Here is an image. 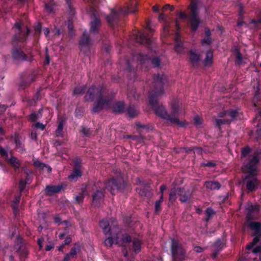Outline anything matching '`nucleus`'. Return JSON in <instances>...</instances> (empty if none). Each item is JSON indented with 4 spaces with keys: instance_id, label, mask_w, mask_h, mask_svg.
Wrapping results in <instances>:
<instances>
[{
    "instance_id": "obj_41",
    "label": "nucleus",
    "mask_w": 261,
    "mask_h": 261,
    "mask_svg": "<svg viewBox=\"0 0 261 261\" xmlns=\"http://www.w3.org/2000/svg\"><path fill=\"white\" fill-rule=\"evenodd\" d=\"M256 115L254 120H258V122L257 124V126L259 127L261 126V109H258L256 110Z\"/></svg>"
},
{
    "instance_id": "obj_50",
    "label": "nucleus",
    "mask_w": 261,
    "mask_h": 261,
    "mask_svg": "<svg viewBox=\"0 0 261 261\" xmlns=\"http://www.w3.org/2000/svg\"><path fill=\"white\" fill-rule=\"evenodd\" d=\"M0 154L1 155L5 158L6 160L8 159L9 156L8 153H7L6 151L2 147H0Z\"/></svg>"
},
{
    "instance_id": "obj_52",
    "label": "nucleus",
    "mask_w": 261,
    "mask_h": 261,
    "mask_svg": "<svg viewBox=\"0 0 261 261\" xmlns=\"http://www.w3.org/2000/svg\"><path fill=\"white\" fill-rule=\"evenodd\" d=\"M16 147L17 149L19 150L20 152H22L24 150L22 145L17 141H16Z\"/></svg>"
},
{
    "instance_id": "obj_12",
    "label": "nucleus",
    "mask_w": 261,
    "mask_h": 261,
    "mask_svg": "<svg viewBox=\"0 0 261 261\" xmlns=\"http://www.w3.org/2000/svg\"><path fill=\"white\" fill-rule=\"evenodd\" d=\"M107 99H111V103L109 108H111L112 110L117 113H122L124 111L125 106L123 102L117 101L113 103L112 105V97L110 98H107ZM109 109V108H108Z\"/></svg>"
},
{
    "instance_id": "obj_20",
    "label": "nucleus",
    "mask_w": 261,
    "mask_h": 261,
    "mask_svg": "<svg viewBox=\"0 0 261 261\" xmlns=\"http://www.w3.org/2000/svg\"><path fill=\"white\" fill-rule=\"evenodd\" d=\"M79 246L72 247L70 252L67 254L64 259V261H69L70 258H75L76 257L77 252L80 250Z\"/></svg>"
},
{
    "instance_id": "obj_3",
    "label": "nucleus",
    "mask_w": 261,
    "mask_h": 261,
    "mask_svg": "<svg viewBox=\"0 0 261 261\" xmlns=\"http://www.w3.org/2000/svg\"><path fill=\"white\" fill-rule=\"evenodd\" d=\"M260 159L261 149L255 151L252 158L244 166L245 170L249 173V175L245 177L244 182L249 191H255L258 186V181L255 176L254 172L256 170L257 164Z\"/></svg>"
},
{
    "instance_id": "obj_6",
    "label": "nucleus",
    "mask_w": 261,
    "mask_h": 261,
    "mask_svg": "<svg viewBox=\"0 0 261 261\" xmlns=\"http://www.w3.org/2000/svg\"><path fill=\"white\" fill-rule=\"evenodd\" d=\"M136 3L133 2L130 6L126 8L115 7L110 9V14L107 15L106 19L110 25H113L117 22L120 15L126 16L136 12Z\"/></svg>"
},
{
    "instance_id": "obj_27",
    "label": "nucleus",
    "mask_w": 261,
    "mask_h": 261,
    "mask_svg": "<svg viewBox=\"0 0 261 261\" xmlns=\"http://www.w3.org/2000/svg\"><path fill=\"white\" fill-rule=\"evenodd\" d=\"M189 59L193 66H196L200 60L199 55L191 51L189 55Z\"/></svg>"
},
{
    "instance_id": "obj_28",
    "label": "nucleus",
    "mask_w": 261,
    "mask_h": 261,
    "mask_svg": "<svg viewBox=\"0 0 261 261\" xmlns=\"http://www.w3.org/2000/svg\"><path fill=\"white\" fill-rule=\"evenodd\" d=\"M82 172L80 168H74L73 172L69 176V178L71 180H76L79 177L81 176Z\"/></svg>"
},
{
    "instance_id": "obj_34",
    "label": "nucleus",
    "mask_w": 261,
    "mask_h": 261,
    "mask_svg": "<svg viewBox=\"0 0 261 261\" xmlns=\"http://www.w3.org/2000/svg\"><path fill=\"white\" fill-rule=\"evenodd\" d=\"M86 89V86L85 85L83 86H78L75 88L73 92V95H77L80 94H82L84 93Z\"/></svg>"
},
{
    "instance_id": "obj_62",
    "label": "nucleus",
    "mask_w": 261,
    "mask_h": 261,
    "mask_svg": "<svg viewBox=\"0 0 261 261\" xmlns=\"http://www.w3.org/2000/svg\"><path fill=\"white\" fill-rule=\"evenodd\" d=\"M43 241V239L42 238H40L38 240L37 243L39 246V249H41L42 248V242Z\"/></svg>"
},
{
    "instance_id": "obj_24",
    "label": "nucleus",
    "mask_w": 261,
    "mask_h": 261,
    "mask_svg": "<svg viewBox=\"0 0 261 261\" xmlns=\"http://www.w3.org/2000/svg\"><path fill=\"white\" fill-rule=\"evenodd\" d=\"M159 20L160 21L163 20L165 21V25L163 28V32L162 36H166L169 32V29L170 27L169 24L165 19V15L164 13H161L159 16Z\"/></svg>"
},
{
    "instance_id": "obj_29",
    "label": "nucleus",
    "mask_w": 261,
    "mask_h": 261,
    "mask_svg": "<svg viewBox=\"0 0 261 261\" xmlns=\"http://www.w3.org/2000/svg\"><path fill=\"white\" fill-rule=\"evenodd\" d=\"M8 162L12 166L16 168H18L20 166V163L18 160L15 157L11 155L10 158H8V159H7Z\"/></svg>"
},
{
    "instance_id": "obj_42",
    "label": "nucleus",
    "mask_w": 261,
    "mask_h": 261,
    "mask_svg": "<svg viewBox=\"0 0 261 261\" xmlns=\"http://www.w3.org/2000/svg\"><path fill=\"white\" fill-rule=\"evenodd\" d=\"M42 111L41 109H40L38 113H32L30 116V119L34 121H35L36 119H38L39 117L41 116V111Z\"/></svg>"
},
{
    "instance_id": "obj_55",
    "label": "nucleus",
    "mask_w": 261,
    "mask_h": 261,
    "mask_svg": "<svg viewBox=\"0 0 261 261\" xmlns=\"http://www.w3.org/2000/svg\"><path fill=\"white\" fill-rule=\"evenodd\" d=\"M211 42H212V40H211V38H210V37H207L206 38L203 39L202 40V43L203 44H210L211 43Z\"/></svg>"
},
{
    "instance_id": "obj_32",
    "label": "nucleus",
    "mask_w": 261,
    "mask_h": 261,
    "mask_svg": "<svg viewBox=\"0 0 261 261\" xmlns=\"http://www.w3.org/2000/svg\"><path fill=\"white\" fill-rule=\"evenodd\" d=\"M127 112L129 117L134 118L138 116L139 111L135 107H129L127 109Z\"/></svg>"
},
{
    "instance_id": "obj_7",
    "label": "nucleus",
    "mask_w": 261,
    "mask_h": 261,
    "mask_svg": "<svg viewBox=\"0 0 261 261\" xmlns=\"http://www.w3.org/2000/svg\"><path fill=\"white\" fill-rule=\"evenodd\" d=\"M190 20L191 28L193 31H196L201 22L200 19L198 16L199 11L197 4L192 1L190 6Z\"/></svg>"
},
{
    "instance_id": "obj_59",
    "label": "nucleus",
    "mask_w": 261,
    "mask_h": 261,
    "mask_svg": "<svg viewBox=\"0 0 261 261\" xmlns=\"http://www.w3.org/2000/svg\"><path fill=\"white\" fill-rule=\"evenodd\" d=\"M252 252L254 253H257L261 252V246H258L253 249Z\"/></svg>"
},
{
    "instance_id": "obj_39",
    "label": "nucleus",
    "mask_w": 261,
    "mask_h": 261,
    "mask_svg": "<svg viewBox=\"0 0 261 261\" xmlns=\"http://www.w3.org/2000/svg\"><path fill=\"white\" fill-rule=\"evenodd\" d=\"M253 105L255 107L259 106L261 103V96L257 93L255 95L253 99Z\"/></svg>"
},
{
    "instance_id": "obj_56",
    "label": "nucleus",
    "mask_w": 261,
    "mask_h": 261,
    "mask_svg": "<svg viewBox=\"0 0 261 261\" xmlns=\"http://www.w3.org/2000/svg\"><path fill=\"white\" fill-rule=\"evenodd\" d=\"M35 126L37 128L40 129L41 130H43L45 128V125L42 123L37 122L35 124Z\"/></svg>"
},
{
    "instance_id": "obj_30",
    "label": "nucleus",
    "mask_w": 261,
    "mask_h": 261,
    "mask_svg": "<svg viewBox=\"0 0 261 261\" xmlns=\"http://www.w3.org/2000/svg\"><path fill=\"white\" fill-rule=\"evenodd\" d=\"M65 122L64 120H62L60 121L58 128L56 130V136L57 137H62L63 134V123Z\"/></svg>"
},
{
    "instance_id": "obj_16",
    "label": "nucleus",
    "mask_w": 261,
    "mask_h": 261,
    "mask_svg": "<svg viewBox=\"0 0 261 261\" xmlns=\"http://www.w3.org/2000/svg\"><path fill=\"white\" fill-rule=\"evenodd\" d=\"M62 188L61 186H46L45 192L48 195H52L54 194L60 192Z\"/></svg>"
},
{
    "instance_id": "obj_14",
    "label": "nucleus",
    "mask_w": 261,
    "mask_h": 261,
    "mask_svg": "<svg viewBox=\"0 0 261 261\" xmlns=\"http://www.w3.org/2000/svg\"><path fill=\"white\" fill-rule=\"evenodd\" d=\"M184 193V189L183 188H173L171 190L169 194V201L171 202H173L177 199V196Z\"/></svg>"
},
{
    "instance_id": "obj_15",
    "label": "nucleus",
    "mask_w": 261,
    "mask_h": 261,
    "mask_svg": "<svg viewBox=\"0 0 261 261\" xmlns=\"http://www.w3.org/2000/svg\"><path fill=\"white\" fill-rule=\"evenodd\" d=\"M80 45L82 49L84 47H88L91 45V40L89 39L88 34L84 32L80 41Z\"/></svg>"
},
{
    "instance_id": "obj_23",
    "label": "nucleus",
    "mask_w": 261,
    "mask_h": 261,
    "mask_svg": "<svg viewBox=\"0 0 261 261\" xmlns=\"http://www.w3.org/2000/svg\"><path fill=\"white\" fill-rule=\"evenodd\" d=\"M205 186L207 189L211 190H219L221 188L220 184L214 181H205Z\"/></svg>"
},
{
    "instance_id": "obj_26",
    "label": "nucleus",
    "mask_w": 261,
    "mask_h": 261,
    "mask_svg": "<svg viewBox=\"0 0 261 261\" xmlns=\"http://www.w3.org/2000/svg\"><path fill=\"white\" fill-rule=\"evenodd\" d=\"M130 246H132V249L136 253L141 250V243L138 239H134L129 245V247ZM129 249L130 250L131 248H130Z\"/></svg>"
},
{
    "instance_id": "obj_44",
    "label": "nucleus",
    "mask_w": 261,
    "mask_h": 261,
    "mask_svg": "<svg viewBox=\"0 0 261 261\" xmlns=\"http://www.w3.org/2000/svg\"><path fill=\"white\" fill-rule=\"evenodd\" d=\"M128 97L129 98L133 97L135 99H137L139 97V95L136 93L135 90H132L128 94Z\"/></svg>"
},
{
    "instance_id": "obj_8",
    "label": "nucleus",
    "mask_w": 261,
    "mask_h": 261,
    "mask_svg": "<svg viewBox=\"0 0 261 261\" xmlns=\"http://www.w3.org/2000/svg\"><path fill=\"white\" fill-rule=\"evenodd\" d=\"M171 241L172 261H183L185 258L184 250L177 240L172 239Z\"/></svg>"
},
{
    "instance_id": "obj_10",
    "label": "nucleus",
    "mask_w": 261,
    "mask_h": 261,
    "mask_svg": "<svg viewBox=\"0 0 261 261\" xmlns=\"http://www.w3.org/2000/svg\"><path fill=\"white\" fill-rule=\"evenodd\" d=\"M140 64H142L146 61L148 63H151L154 67H159L160 64V60L158 58H148L146 55L140 54L137 56Z\"/></svg>"
},
{
    "instance_id": "obj_21",
    "label": "nucleus",
    "mask_w": 261,
    "mask_h": 261,
    "mask_svg": "<svg viewBox=\"0 0 261 261\" xmlns=\"http://www.w3.org/2000/svg\"><path fill=\"white\" fill-rule=\"evenodd\" d=\"M174 40L175 41V51L178 53H181L183 49L182 43L180 40V36L178 33H176Z\"/></svg>"
},
{
    "instance_id": "obj_64",
    "label": "nucleus",
    "mask_w": 261,
    "mask_h": 261,
    "mask_svg": "<svg viewBox=\"0 0 261 261\" xmlns=\"http://www.w3.org/2000/svg\"><path fill=\"white\" fill-rule=\"evenodd\" d=\"M257 138L261 139V128H258L256 130Z\"/></svg>"
},
{
    "instance_id": "obj_57",
    "label": "nucleus",
    "mask_w": 261,
    "mask_h": 261,
    "mask_svg": "<svg viewBox=\"0 0 261 261\" xmlns=\"http://www.w3.org/2000/svg\"><path fill=\"white\" fill-rule=\"evenodd\" d=\"M54 247V245L52 243H50L49 244L47 245L45 248V250L46 251H50Z\"/></svg>"
},
{
    "instance_id": "obj_51",
    "label": "nucleus",
    "mask_w": 261,
    "mask_h": 261,
    "mask_svg": "<svg viewBox=\"0 0 261 261\" xmlns=\"http://www.w3.org/2000/svg\"><path fill=\"white\" fill-rule=\"evenodd\" d=\"M195 124L197 126H200L202 123V119L198 116H195L194 117Z\"/></svg>"
},
{
    "instance_id": "obj_48",
    "label": "nucleus",
    "mask_w": 261,
    "mask_h": 261,
    "mask_svg": "<svg viewBox=\"0 0 261 261\" xmlns=\"http://www.w3.org/2000/svg\"><path fill=\"white\" fill-rule=\"evenodd\" d=\"M138 193L141 196H148L149 194V192L142 189H137Z\"/></svg>"
},
{
    "instance_id": "obj_36",
    "label": "nucleus",
    "mask_w": 261,
    "mask_h": 261,
    "mask_svg": "<svg viewBox=\"0 0 261 261\" xmlns=\"http://www.w3.org/2000/svg\"><path fill=\"white\" fill-rule=\"evenodd\" d=\"M34 80V76L31 75L28 77L26 82H22L20 85V87L22 89H24L25 87L29 86L33 81Z\"/></svg>"
},
{
    "instance_id": "obj_35",
    "label": "nucleus",
    "mask_w": 261,
    "mask_h": 261,
    "mask_svg": "<svg viewBox=\"0 0 261 261\" xmlns=\"http://www.w3.org/2000/svg\"><path fill=\"white\" fill-rule=\"evenodd\" d=\"M232 120L229 118L216 119V124L218 127H220L221 125L229 123Z\"/></svg>"
},
{
    "instance_id": "obj_18",
    "label": "nucleus",
    "mask_w": 261,
    "mask_h": 261,
    "mask_svg": "<svg viewBox=\"0 0 261 261\" xmlns=\"http://www.w3.org/2000/svg\"><path fill=\"white\" fill-rule=\"evenodd\" d=\"M87 191H88L87 190V186H86L85 188H82V191L75 196V203L77 204L82 203L85 195L88 194Z\"/></svg>"
},
{
    "instance_id": "obj_61",
    "label": "nucleus",
    "mask_w": 261,
    "mask_h": 261,
    "mask_svg": "<svg viewBox=\"0 0 261 261\" xmlns=\"http://www.w3.org/2000/svg\"><path fill=\"white\" fill-rule=\"evenodd\" d=\"M194 249L195 252L198 253H200L203 250V249L199 246H195Z\"/></svg>"
},
{
    "instance_id": "obj_9",
    "label": "nucleus",
    "mask_w": 261,
    "mask_h": 261,
    "mask_svg": "<svg viewBox=\"0 0 261 261\" xmlns=\"http://www.w3.org/2000/svg\"><path fill=\"white\" fill-rule=\"evenodd\" d=\"M250 227L254 230L257 234L254 237L252 242L247 246L246 248L248 250L251 249L260 240V236L261 232V223L256 222H252L249 223Z\"/></svg>"
},
{
    "instance_id": "obj_22",
    "label": "nucleus",
    "mask_w": 261,
    "mask_h": 261,
    "mask_svg": "<svg viewBox=\"0 0 261 261\" xmlns=\"http://www.w3.org/2000/svg\"><path fill=\"white\" fill-rule=\"evenodd\" d=\"M100 24V19L97 17H95L93 21L91 22L90 32L94 33L97 32Z\"/></svg>"
},
{
    "instance_id": "obj_4",
    "label": "nucleus",
    "mask_w": 261,
    "mask_h": 261,
    "mask_svg": "<svg viewBox=\"0 0 261 261\" xmlns=\"http://www.w3.org/2000/svg\"><path fill=\"white\" fill-rule=\"evenodd\" d=\"M103 94L104 90L101 88L92 86L88 89L85 97V99L87 101H92L97 99L96 103L92 109L93 112H97L104 108L110 107L111 100L107 99Z\"/></svg>"
},
{
    "instance_id": "obj_2",
    "label": "nucleus",
    "mask_w": 261,
    "mask_h": 261,
    "mask_svg": "<svg viewBox=\"0 0 261 261\" xmlns=\"http://www.w3.org/2000/svg\"><path fill=\"white\" fill-rule=\"evenodd\" d=\"M123 181L121 178H118L116 180L112 179L109 180L106 184L100 181H97L93 184H88L87 190L88 191L93 192L92 194V204L97 206L98 202L105 196L104 188H106L112 194H115L120 190L122 186Z\"/></svg>"
},
{
    "instance_id": "obj_54",
    "label": "nucleus",
    "mask_w": 261,
    "mask_h": 261,
    "mask_svg": "<svg viewBox=\"0 0 261 261\" xmlns=\"http://www.w3.org/2000/svg\"><path fill=\"white\" fill-rule=\"evenodd\" d=\"M25 182L23 180H20L19 182V186L20 192L22 191L25 188Z\"/></svg>"
},
{
    "instance_id": "obj_40",
    "label": "nucleus",
    "mask_w": 261,
    "mask_h": 261,
    "mask_svg": "<svg viewBox=\"0 0 261 261\" xmlns=\"http://www.w3.org/2000/svg\"><path fill=\"white\" fill-rule=\"evenodd\" d=\"M67 4L68 11L71 15L74 14V9L70 0H65Z\"/></svg>"
},
{
    "instance_id": "obj_19",
    "label": "nucleus",
    "mask_w": 261,
    "mask_h": 261,
    "mask_svg": "<svg viewBox=\"0 0 261 261\" xmlns=\"http://www.w3.org/2000/svg\"><path fill=\"white\" fill-rule=\"evenodd\" d=\"M34 165L36 168L42 171H46L48 173H50L51 171V168L49 166L41 162L39 160H34Z\"/></svg>"
},
{
    "instance_id": "obj_58",
    "label": "nucleus",
    "mask_w": 261,
    "mask_h": 261,
    "mask_svg": "<svg viewBox=\"0 0 261 261\" xmlns=\"http://www.w3.org/2000/svg\"><path fill=\"white\" fill-rule=\"evenodd\" d=\"M74 168H80L81 161L79 159H75L74 161Z\"/></svg>"
},
{
    "instance_id": "obj_17",
    "label": "nucleus",
    "mask_w": 261,
    "mask_h": 261,
    "mask_svg": "<svg viewBox=\"0 0 261 261\" xmlns=\"http://www.w3.org/2000/svg\"><path fill=\"white\" fill-rule=\"evenodd\" d=\"M238 112L236 110H233L231 111H224L219 113V116L220 117L224 118H229L231 120H234L235 118L237 117Z\"/></svg>"
},
{
    "instance_id": "obj_13",
    "label": "nucleus",
    "mask_w": 261,
    "mask_h": 261,
    "mask_svg": "<svg viewBox=\"0 0 261 261\" xmlns=\"http://www.w3.org/2000/svg\"><path fill=\"white\" fill-rule=\"evenodd\" d=\"M13 57L16 60L31 61L32 60V57H28L25 55L22 51L18 49L15 48L13 50L12 52Z\"/></svg>"
},
{
    "instance_id": "obj_1",
    "label": "nucleus",
    "mask_w": 261,
    "mask_h": 261,
    "mask_svg": "<svg viewBox=\"0 0 261 261\" xmlns=\"http://www.w3.org/2000/svg\"><path fill=\"white\" fill-rule=\"evenodd\" d=\"M167 81V76L164 74H158L153 77V89L150 93L149 103L153 107L156 115L164 118L168 122L179 127H184L186 122L180 121L178 116L181 110L182 106L179 100H174L171 104L172 111L168 114L162 105H157L156 97L163 93V85Z\"/></svg>"
},
{
    "instance_id": "obj_49",
    "label": "nucleus",
    "mask_w": 261,
    "mask_h": 261,
    "mask_svg": "<svg viewBox=\"0 0 261 261\" xmlns=\"http://www.w3.org/2000/svg\"><path fill=\"white\" fill-rule=\"evenodd\" d=\"M250 149L248 147H246L245 148H243L242 150V153H241L242 158L245 157L247 154H248L250 152Z\"/></svg>"
},
{
    "instance_id": "obj_46",
    "label": "nucleus",
    "mask_w": 261,
    "mask_h": 261,
    "mask_svg": "<svg viewBox=\"0 0 261 261\" xmlns=\"http://www.w3.org/2000/svg\"><path fill=\"white\" fill-rule=\"evenodd\" d=\"M53 3H49L48 4H46L45 5L46 11L48 13L52 12L53 11Z\"/></svg>"
},
{
    "instance_id": "obj_60",
    "label": "nucleus",
    "mask_w": 261,
    "mask_h": 261,
    "mask_svg": "<svg viewBox=\"0 0 261 261\" xmlns=\"http://www.w3.org/2000/svg\"><path fill=\"white\" fill-rule=\"evenodd\" d=\"M7 109V107L5 105H0V114H3Z\"/></svg>"
},
{
    "instance_id": "obj_5",
    "label": "nucleus",
    "mask_w": 261,
    "mask_h": 261,
    "mask_svg": "<svg viewBox=\"0 0 261 261\" xmlns=\"http://www.w3.org/2000/svg\"><path fill=\"white\" fill-rule=\"evenodd\" d=\"M99 225L104 233L106 235L109 234L110 236L105 240V245L106 246L111 247L115 242L118 244V235L120 231L115 219L112 218L110 221L103 220L100 222Z\"/></svg>"
},
{
    "instance_id": "obj_63",
    "label": "nucleus",
    "mask_w": 261,
    "mask_h": 261,
    "mask_svg": "<svg viewBox=\"0 0 261 261\" xmlns=\"http://www.w3.org/2000/svg\"><path fill=\"white\" fill-rule=\"evenodd\" d=\"M179 16L181 18H187L188 17L187 15L185 13L182 12H179Z\"/></svg>"
},
{
    "instance_id": "obj_11",
    "label": "nucleus",
    "mask_w": 261,
    "mask_h": 261,
    "mask_svg": "<svg viewBox=\"0 0 261 261\" xmlns=\"http://www.w3.org/2000/svg\"><path fill=\"white\" fill-rule=\"evenodd\" d=\"M135 39L137 42L141 44H149L151 43V40L147 37L145 33H142L140 32L134 34Z\"/></svg>"
},
{
    "instance_id": "obj_37",
    "label": "nucleus",
    "mask_w": 261,
    "mask_h": 261,
    "mask_svg": "<svg viewBox=\"0 0 261 261\" xmlns=\"http://www.w3.org/2000/svg\"><path fill=\"white\" fill-rule=\"evenodd\" d=\"M163 201V195H161L159 200L156 201L155 203V212L159 213L161 210V203Z\"/></svg>"
},
{
    "instance_id": "obj_45",
    "label": "nucleus",
    "mask_w": 261,
    "mask_h": 261,
    "mask_svg": "<svg viewBox=\"0 0 261 261\" xmlns=\"http://www.w3.org/2000/svg\"><path fill=\"white\" fill-rule=\"evenodd\" d=\"M123 243H129V245L132 244L131 239L129 236L127 234H123L122 236Z\"/></svg>"
},
{
    "instance_id": "obj_47",
    "label": "nucleus",
    "mask_w": 261,
    "mask_h": 261,
    "mask_svg": "<svg viewBox=\"0 0 261 261\" xmlns=\"http://www.w3.org/2000/svg\"><path fill=\"white\" fill-rule=\"evenodd\" d=\"M82 132L83 135L86 137H89L91 133L89 128L85 127H83Z\"/></svg>"
},
{
    "instance_id": "obj_38",
    "label": "nucleus",
    "mask_w": 261,
    "mask_h": 261,
    "mask_svg": "<svg viewBox=\"0 0 261 261\" xmlns=\"http://www.w3.org/2000/svg\"><path fill=\"white\" fill-rule=\"evenodd\" d=\"M215 214V212L211 208H207L205 211V220L209 221L210 218Z\"/></svg>"
},
{
    "instance_id": "obj_25",
    "label": "nucleus",
    "mask_w": 261,
    "mask_h": 261,
    "mask_svg": "<svg viewBox=\"0 0 261 261\" xmlns=\"http://www.w3.org/2000/svg\"><path fill=\"white\" fill-rule=\"evenodd\" d=\"M223 246V244L220 240H218L213 245L214 252L213 256L214 258L217 256L218 252L222 249Z\"/></svg>"
},
{
    "instance_id": "obj_43",
    "label": "nucleus",
    "mask_w": 261,
    "mask_h": 261,
    "mask_svg": "<svg viewBox=\"0 0 261 261\" xmlns=\"http://www.w3.org/2000/svg\"><path fill=\"white\" fill-rule=\"evenodd\" d=\"M236 63L238 65H241L243 63V58L240 53L236 50Z\"/></svg>"
},
{
    "instance_id": "obj_53",
    "label": "nucleus",
    "mask_w": 261,
    "mask_h": 261,
    "mask_svg": "<svg viewBox=\"0 0 261 261\" xmlns=\"http://www.w3.org/2000/svg\"><path fill=\"white\" fill-rule=\"evenodd\" d=\"M250 211H258L259 210V206L258 205H251L249 207Z\"/></svg>"
},
{
    "instance_id": "obj_31",
    "label": "nucleus",
    "mask_w": 261,
    "mask_h": 261,
    "mask_svg": "<svg viewBox=\"0 0 261 261\" xmlns=\"http://www.w3.org/2000/svg\"><path fill=\"white\" fill-rule=\"evenodd\" d=\"M213 54L212 51H207L206 52V58L204 60V63L206 66L211 65L213 63Z\"/></svg>"
},
{
    "instance_id": "obj_33",
    "label": "nucleus",
    "mask_w": 261,
    "mask_h": 261,
    "mask_svg": "<svg viewBox=\"0 0 261 261\" xmlns=\"http://www.w3.org/2000/svg\"><path fill=\"white\" fill-rule=\"evenodd\" d=\"M191 196L189 191H185L184 190V193L179 195V200L181 202H186L191 197Z\"/></svg>"
}]
</instances>
